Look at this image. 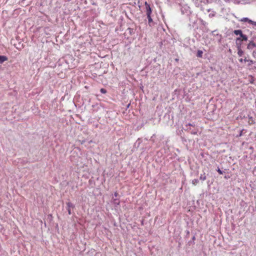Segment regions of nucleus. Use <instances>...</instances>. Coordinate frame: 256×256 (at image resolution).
Segmentation results:
<instances>
[{
	"instance_id": "nucleus-2",
	"label": "nucleus",
	"mask_w": 256,
	"mask_h": 256,
	"mask_svg": "<svg viewBox=\"0 0 256 256\" xmlns=\"http://www.w3.org/2000/svg\"><path fill=\"white\" fill-rule=\"evenodd\" d=\"M146 8V14L147 16H151L152 14V9L150 7V6L146 2H145Z\"/></svg>"
},
{
	"instance_id": "nucleus-17",
	"label": "nucleus",
	"mask_w": 256,
	"mask_h": 256,
	"mask_svg": "<svg viewBox=\"0 0 256 256\" xmlns=\"http://www.w3.org/2000/svg\"><path fill=\"white\" fill-rule=\"evenodd\" d=\"M147 18H148V23L150 24L152 22V20L151 17V16H147Z\"/></svg>"
},
{
	"instance_id": "nucleus-14",
	"label": "nucleus",
	"mask_w": 256,
	"mask_h": 256,
	"mask_svg": "<svg viewBox=\"0 0 256 256\" xmlns=\"http://www.w3.org/2000/svg\"><path fill=\"white\" fill-rule=\"evenodd\" d=\"M200 3H203L204 4H208L210 2L208 0H199Z\"/></svg>"
},
{
	"instance_id": "nucleus-18",
	"label": "nucleus",
	"mask_w": 256,
	"mask_h": 256,
	"mask_svg": "<svg viewBox=\"0 0 256 256\" xmlns=\"http://www.w3.org/2000/svg\"><path fill=\"white\" fill-rule=\"evenodd\" d=\"M252 56L254 58L256 59V49L252 52Z\"/></svg>"
},
{
	"instance_id": "nucleus-7",
	"label": "nucleus",
	"mask_w": 256,
	"mask_h": 256,
	"mask_svg": "<svg viewBox=\"0 0 256 256\" xmlns=\"http://www.w3.org/2000/svg\"><path fill=\"white\" fill-rule=\"evenodd\" d=\"M233 32L234 34H235L236 36L240 35V36L243 34L241 30H234Z\"/></svg>"
},
{
	"instance_id": "nucleus-27",
	"label": "nucleus",
	"mask_w": 256,
	"mask_h": 256,
	"mask_svg": "<svg viewBox=\"0 0 256 256\" xmlns=\"http://www.w3.org/2000/svg\"><path fill=\"white\" fill-rule=\"evenodd\" d=\"M216 30L212 31V33L213 34Z\"/></svg>"
},
{
	"instance_id": "nucleus-25",
	"label": "nucleus",
	"mask_w": 256,
	"mask_h": 256,
	"mask_svg": "<svg viewBox=\"0 0 256 256\" xmlns=\"http://www.w3.org/2000/svg\"><path fill=\"white\" fill-rule=\"evenodd\" d=\"M114 196H118V193L115 192V194H114Z\"/></svg>"
},
{
	"instance_id": "nucleus-11",
	"label": "nucleus",
	"mask_w": 256,
	"mask_h": 256,
	"mask_svg": "<svg viewBox=\"0 0 256 256\" xmlns=\"http://www.w3.org/2000/svg\"><path fill=\"white\" fill-rule=\"evenodd\" d=\"M203 52L201 50H198L196 54V56L198 58H202Z\"/></svg>"
},
{
	"instance_id": "nucleus-6",
	"label": "nucleus",
	"mask_w": 256,
	"mask_h": 256,
	"mask_svg": "<svg viewBox=\"0 0 256 256\" xmlns=\"http://www.w3.org/2000/svg\"><path fill=\"white\" fill-rule=\"evenodd\" d=\"M239 21L242 22H248V24H250V22H252V20L248 18H243L240 20Z\"/></svg>"
},
{
	"instance_id": "nucleus-4",
	"label": "nucleus",
	"mask_w": 256,
	"mask_h": 256,
	"mask_svg": "<svg viewBox=\"0 0 256 256\" xmlns=\"http://www.w3.org/2000/svg\"><path fill=\"white\" fill-rule=\"evenodd\" d=\"M242 41L241 40L240 38H237L236 39V48H242Z\"/></svg>"
},
{
	"instance_id": "nucleus-10",
	"label": "nucleus",
	"mask_w": 256,
	"mask_h": 256,
	"mask_svg": "<svg viewBox=\"0 0 256 256\" xmlns=\"http://www.w3.org/2000/svg\"><path fill=\"white\" fill-rule=\"evenodd\" d=\"M238 38H240L242 42L243 41H247L248 40V38L247 36H246V34H242Z\"/></svg>"
},
{
	"instance_id": "nucleus-20",
	"label": "nucleus",
	"mask_w": 256,
	"mask_h": 256,
	"mask_svg": "<svg viewBox=\"0 0 256 256\" xmlns=\"http://www.w3.org/2000/svg\"><path fill=\"white\" fill-rule=\"evenodd\" d=\"M100 92L102 94H105L106 92V90L104 88H101Z\"/></svg>"
},
{
	"instance_id": "nucleus-12",
	"label": "nucleus",
	"mask_w": 256,
	"mask_h": 256,
	"mask_svg": "<svg viewBox=\"0 0 256 256\" xmlns=\"http://www.w3.org/2000/svg\"><path fill=\"white\" fill-rule=\"evenodd\" d=\"M200 180H201L202 181H204L206 179V176L205 173H204L203 174L200 175Z\"/></svg>"
},
{
	"instance_id": "nucleus-16",
	"label": "nucleus",
	"mask_w": 256,
	"mask_h": 256,
	"mask_svg": "<svg viewBox=\"0 0 256 256\" xmlns=\"http://www.w3.org/2000/svg\"><path fill=\"white\" fill-rule=\"evenodd\" d=\"M199 182V180L198 179H194L192 180V184L194 186H196Z\"/></svg>"
},
{
	"instance_id": "nucleus-23",
	"label": "nucleus",
	"mask_w": 256,
	"mask_h": 256,
	"mask_svg": "<svg viewBox=\"0 0 256 256\" xmlns=\"http://www.w3.org/2000/svg\"><path fill=\"white\" fill-rule=\"evenodd\" d=\"M68 212L69 214H72L71 210L70 208H67Z\"/></svg>"
},
{
	"instance_id": "nucleus-1",
	"label": "nucleus",
	"mask_w": 256,
	"mask_h": 256,
	"mask_svg": "<svg viewBox=\"0 0 256 256\" xmlns=\"http://www.w3.org/2000/svg\"><path fill=\"white\" fill-rule=\"evenodd\" d=\"M194 126V125H193L192 124L189 123L188 124H186L185 126L186 128L184 130H188V132H189L191 134H197V130H192V129H191V126Z\"/></svg>"
},
{
	"instance_id": "nucleus-9",
	"label": "nucleus",
	"mask_w": 256,
	"mask_h": 256,
	"mask_svg": "<svg viewBox=\"0 0 256 256\" xmlns=\"http://www.w3.org/2000/svg\"><path fill=\"white\" fill-rule=\"evenodd\" d=\"M238 54L239 56H242L244 54V51L242 50V48H237Z\"/></svg>"
},
{
	"instance_id": "nucleus-19",
	"label": "nucleus",
	"mask_w": 256,
	"mask_h": 256,
	"mask_svg": "<svg viewBox=\"0 0 256 256\" xmlns=\"http://www.w3.org/2000/svg\"><path fill=\"white\" fill-rule=\"evenodd\" d=\"M216 171L220 174H223V172L222 170H221L220 168H218V169L216 170Z\"/></svg>"
},
{
	"instance_id": "nucleus-21",
	"label": "nucleus",
	"mask_w": 256,
	"mask_h": 256,
	"mask_svg": "<svg viewBox=\"0 0 256 256\" xmlns=\"http://www.w3.org/2000/svg\"><path fill=\"white\" fill-rule=\"evenodd\" d=\"M215 15H216V12H213V13H212V14H209V16L210 17H213V16H215Z\"/></svg>"
},
{
	"instance_id": "nucleus-29",
	"label": "nucleus",
	"mask_w": 256,
	"mask_h": 256,
	"mask_svg": "<svg viewBox=\"0 0 256 256\" xmlns=\"http://www.w3.org/2000/svg\"><path fill=\"white\" fill-rule=\"evenodd\" d=\"M254 38H256V36Z\"/></svg>"
},
{
	"instance_id": "nucleus-5",
	"label": "nucleus",
	"mask_w": 256,
	"mask_h": 256,
	"mask_svg": "<svg viewBox=\"0 0 256 256\" xmlns=\"http://www.w3.org/2000/svg\"><path fill=\"white\" fill-rule=\"evenodd\" d=\"M244 62H248V66H250L254 64L256 62L252 60L247 59L246 58L244 59Z\"/></svg>"
},
{
	"instance_id": "nucleus-13",
	"label": "nucleus",
	"mask_w": 256,
	"mask_h": 256,
	"mask_svg": "<svg viewBox=\"0 0 256 256\" xmlns=\"http://www.w3.org/2000/svg\"><path fill=\"white\" fill-rule=\"evenodd\" d=\"M192 1L196 7H198L200 6V3L199 0H192Z\"/></svg>"
},
{
	"instance_id": "nucleus-15",
	"label": "nucleus",
	"mask_w": 256,
	"mask_h": 256,
	"mask_svg": "<svg viewBox=\"0 0 256 256\" xmlns=\"http://www.w3.org/2000/svg\"><path fill=\"white\" fill-rule=\"evenodd\" d=\"M67 208H74V204L70 202H68L66 203Z\"/></svg>"
},
{
	"instance_id": "nucleus-22",
	"label": "nucleus",
	"mask_w": 256,
	"mask_h": 256,
	"mask_svg": "<svg viewBox=\"0 0 256 256\" xmlns=\"http://www.w3.org/2000/svg\"><path fill=\"white\" fill-rule=\"evenodd\" d=\"M250 24L254 26H256V22H254V21H252V22H250Z\"/></svg>"
},
{
	"instance_id": "nucleus-28",
	"label": "nucleus",
	"mask_w": 256,
	"mask_h": 256,
	"mask_svg": "<svg viewBox=\"0 0 256 256\" xmlns=\"http://www.w3.org/2000/svg\"><path fill=\"white\" fill-rule=\"evenodd\" d=\"M194 238H194V237H193V238H192V239H193V240H194Z\"/></svg>"
},
{
	"instance_id": "nucleus-26",
	"label": "nucleus",
	"mask_w": 256,
	"mask_h": 256,
	"mask_svg": "<svg viewBox=\"0 0 256 256\" xmlns=\"http://www.w3.org/2000/svg\"><path fill=\"white\" fill-rule=\"evenodd\" d=\"M115 204H118V202H115Z\"/></svg>"
},
{
	"instance_id": "nucleus-8",
	"label": "nucleus",
	"mask_w": 256,
	"mask_h": 256,
	"mask_svg": "<svg viewBox=\"0 0 256 256\" xmlns=\"http://www.w3.org/2000/svg\"><path fill=\"white\" fill-rule=\"evenodd\" d=\"M8 60V58L4 56H0V63L2 64Z\"/></svg>"
},
{
	"instance_id": "nucleus-3",
	"label": "nucleus",
	"mask_w": 256,
	"mask_h": 256,
	"mask_svg": "<svg viewBox=\"0 0 256 256\" xmlns=\"http://www.w3.org/2000/svg\"><path fill=\"white\" fill-rule=\"evenodd\" d=\"M256 47V44L253 40H250L247 45V48L252 50Z\"/></svg>"
},
{
	"instance_id": "nucleus-24",
	"label": "nucleus",
	"mask_w": 256,
	"mask_h": 256,
	"mask_svg": "<svg viewBox=\"0 0 256 256\" xmlns=\"http://www.w3.org/2000/svg\"><path fill=\"white\" fill-rule=\"evenodd\" d=\"M239 61L240 62H244V59H242V58L239 59Z\"/></svg>"
}]
</instances>
